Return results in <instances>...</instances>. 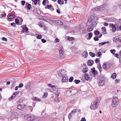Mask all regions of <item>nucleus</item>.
Here are the masks:
<instances>
[{"instance_id":"19","label":"nucleus","mask_w":121,"mask_h":121,"mask_svg":"<svg viewBox=\"0 0 121 121\" xmlns=\"http://www.w3.org/2000/svg\"><path fill=\"white\" fill-rule=\"evenodd\" d=\"M48 86L52 88L53 89H56L57 88V87L55 86H53L50 84H49L48 85Z\"/></svg>"},{"instance_id":"30","label":"nucleus","mask_w":121,"mask_h":121,"mask_svg":"<svg viewBox=\"0 0 121 121\" xmlns=\"http://www.w3.org/2000/svg\"><path fill=\"white\" fill-rule=\"evenodd\" d=\"M89 54L92 57H94L95 56V54L94 53L91 52H89Z\"/></svg>"},{"instance_id":"59","label":"nucleus","mask_w":121,"mask_h":121,"mask_svg":"<svg viewBox=\"0 0 121 121\" xmlns=\"http://www.w3.org/2000/svg\"><path fill=\"white\" fill-rule=\"evenodd\" d=\"M36 11L37 13L39 14H41V11L40 10H37V9L36 10Z\"/></svg>"},{"instance_id":"22","label":"nucleus","mask_w":121,"mask_h":121,"mask_svg":"<svg viewBox=\"0 0 121 121\" xmlns=\"http://www.w3.org/2000/svg\"><path fill=\"white\" fill-rule=\"evenodd\" d=\"M100 85L101 86H103L105 83V81L103 80H100Z\"/></svg>"},{"instance_id":"62","label":"nucleus","mask_w":121,"mask_h":121,"mask_svg":"<svg viewBox=\"0 0 121 121\" xmlns=\"http://www.w3.org/2000/svg\"><path fill=\"white\" fill-rule=\"evenodd\" d=\"M41 41L43 43H45L46 42V40L44 39H42Z\"/></svg>"},{"instance_id":"54","label":"nucleus","mask_w":121,"mask_h":121,"mask_svg":"<svg viewBox=\"0 0 121 121\" xmlns=\"http://www.w3.org/2000/svg\"><path fill=\"white\" fill-rule=\"evenodd\" d=\"M76 109H74L70 113H71V114H72L74 113L75 112H76Z\"/></svg>"},{"instance_id":"35","label":"nucleus","mask_w":121,"mask_h":121,"mask_svg":"<svg viewBox=\"0 0 121 121\" xmlns=\"http://www.w3.org/2000/svg\"><path fill=\"white\" fill-rule=\"evenodd\" d=\"M34 99V100L35 101H41V100L37 98L36 97H35L34 99Z\"/></svg>"},{"instance_id":"28","label":"nucleus","mask_w":121,"mask_h":121,"mask_svg":"<svg viewBox=\"0 0 121 121\" xmlns=\"http://www.w3.org/2000/svg\"><path fill=\"white\" fill-rule=\"evenodd\" d=\"M88 68L86 67H85V68H84L82 71L84 73H86L88 71Z\"/></svg>"},{"instance_id":"5","label":"nucleus","mask_w":121,"mask_h":121,"mask_svg":"<svg viewBox=\"0 0 121 121\" xmlns=\"http://www.w3.org/2000/svg\"><path fill=\"white\" fill-rule=\"evenodd\" d=\"M59 72L60 73H58V75L59 76L61 77H63L66 76L64 70L61 69L60 71Z\"/></svg>"},{"instance_id":"32","label":"nucleus","mask_w":121,"mask_h":121,"mask_svg":"<svg viewBox=\"0 0 121 121\" xmlns=\"http://www.w3.org/2000/svg\"><path fill=\"white\" fill-rule=\"evenodd\" d=\"M17 115V113L14 112L13 113L12 115L11 116H12L13 118H15L16 117V115Z\"/></svg>"},{"instance_id":"56","label":"nucleus","mask_w":121,"mask_h":121,"mask_svg":"<svg viewBox=\"0 0 121 121\" xmlns=\"http://www.w3.org/2000/svg\"><path fill=\"white\" fill-rule=\"evenodd\" d=\"M23 86V85L22 83H20L19 84V86L18 87L19 88H22V87Z\"/></svg>"},{"instance_id":"21","label":"nucleus","mask_w":121,"mask_h":121,"mask_svg":"<svg viewBox=\"0 0 121 121\" xmlns=\"http://www.w3.org/2000/svg\"><path fill=\"white\" fill-rule=\"evenodd\" d=\"M102 30V33L103 34H106V28L104 27H103L101 28Z\"/></svg>"},{"instance_id":"1","label":"nucleus","mask_w":121,"mask_h":121,"mask_svg":"<svg viewBox=\"0 0 121 121\" xmlns=\"http://www.w3.org/2000/svg\"><path fill=\"white\" fill-rule=\"evenodd\" d=\"M100 99L99 98H97L96 99L94 102L93 104L91 105L90 108L91 109L95 110L97 108L98 106L100 103Z\"/></svg>"},{"instance_id":"51","label":"nucleus","mask_w":121,"mask_h":121,"mask_svg":"<svg viewBox=\"0 0 121 121\" xmlns=\"http://www.w3.org/2000/svg\"><path fill=\"white\" fill-rule=\"evenodd\" d=\"M42 37V36L41 35H38L37 37V38L38 39H41Z\"/></svg>"},{"instance_id":"27","label":"nucleus","mask_w":121,"mask_h":121,"mask_svg":"<svg viewBox=\"0 0 121 121\" xmlns=\"http://www.w3.org/2000/svg\"><path fill=\"white\" fill-rule=\"evenodd\" d=\"M75 38L73 37H70L69 36L67 37V39L69 41H71L73 40H74V39Z\"/></svg>"},{"instance_id":"49","label":"nucleus","mask_w":121,"mask_h":121,"mask_svg":"<svg viewBox=\"0 0 121 121\" xmlns=\"http://www.w3.org/2000/svg\"><path fill=\"white\" fill-rule=\"evenodd\" d=\"M72 114L71 113H70L68 115V117L69 120H70L72 117Z\"/></svg>"},{"instance_id":"25","label":"nucleus","mask_w":121,"mask_h":121,"mask_svg":"<svg viewBox=\"0 0 121 121\" xmlns=\"http://www.w3.org/2000/svg\"><path fill=\"white\" fill-rule=\"evenodd\" d=\"M89 37L87 39L90 40L92 36L93 35L91 33H89L88 34Z\"/></svg>"},{"instance_id":"12","label":"nucleus","mask_w":121,"mask_h":121,"mask_svg":"<svg viewBox=\"0 0 121 121\" xmlns=\"http://www.w3.org/2000/svg\"><path fill=\"white\" fill-rule=\"evenodd\" d=\"M71 95L76 94L77 92V90L75 89H69Z\"/></svg>"},{"instance_id":"10","label":"nucleus","mask_w":121,"mask_h":121,"mask_svg":"<svg viewBox=\"0 0 121 121\" xmlns=\"http://www.w3.org/2000/svg\"><path fill=\"white\" fill-rule=\"evenodd\" d=\"M25 8H26L28 10H30L31 8V5L27 2L26 3V5L24 7Z\"/></svg>"},{"instance_id":"52","label":"nucleus","mask_w":121,"mask_h":121,"mask_svg":"<svg viewBox=\"0 0 121 121\" xmlns=\"http://www.w3.org/2000/svg\"><path fill=\"white\" fill-rule=\"evenodd\" d=\"M115 82L116 83H118L120 82V80L119 79H117L115 80Z\"/></svg>"},{"instance_id":"11","label":"nucleus","mask_w":121,"mask_h":121,"mask_svg":"<svg viewBox=\"0 0 121 121\" xmlns=\"http://www.w3.org/2000/svg\"><path fill=\"white\" fill-rule=\"evenodd\" d=\"M63 78L62 79L61 81L62 82H65L68 81V77L66 75L65 76L63 77Z\"/></svg>"},{"instance_id":"14","label":"nucleus","mask_w":121,"mask_h":121,"mask_svg":"<svg viewBox=\"0 0 121 121\" xmlns=\"http://www.w3.org/2000/svg\"><path fill=\"white\" fill-rule=\"evenodd\" d=\"M25 106H26V105L24 104L22 108V105L21 104H19L17 106V108L18 109L20 110H22V108H25Z\"/></svg>"},{"instance_id":"40","label":"nucleus","mask_w":121,"mask_h":121,"mask_svg":"<svg viewBox=\"0 0 121 121\" xmlns=\"http://www.w3.org/2000/svg\"><path fill=\"white\" fill-rule=\"evenodd\" d=\"M99 32L98 30H96L94 31V34L96 35H99Z\"/></svg>"},{"instance_id":"20","label":"nucleus","mask_w":121,"mask_h":121,"mask_svg":"<svg viewBox=\"0 0 121 121\" xmlns=\"http://www.w3.org/2000/svg\"><path fill=\"white\" fill-rule=\"evenodd\" d=\"M53 22H55L57 24L58 23H59V25H63V23L60 21H59V20H54L53 21Z\"/></svg>"},{"instance_id":"57","label":"nucleus","mask_w":121,"mask_h":121,"mask_svg":"<svg viewBox=\"0 0 121 121\" xmlns=\"http://www.w3.org/2000/svg\"><path fill=\"white\" fill-rule=\"evenodd\" d=\"M99 61V60L98 58H97L95 60V63H98Z\"/></svg>"},{"instance_id":"58","label":"nucleus","mask_w":121,"mask_h":121,"mask_svg":"<svg viewBox=\"0 0 121 121\" xmlns=\"http://www.w3.org/2000/svg\"><path fill=\"white\" fill-rule=\"evenodd\" d=\"M103 68L104 69H105L106 68V64L104 63L102 65Z\"/></svg>"},{"instance_id":"2","label":"nucleus","mask_w":121,"mask_h":121,"mask_svg":"<svg viewBox=\"0 0 121 121\" xmlns=\"http://www.w3.org/2000/svg\"><path fill=\"white\" fill-rule=\"evenodd\" d=\"M95 17L94 16H91L90 17L88 20V22H87V25L89 26H92L96 24V22L93 19Z\"/></svg>"},{"instance_id":"60","label":"nucleus","mask_w":121,"mask_h":121,"mask_svg":"<svg viewBox=\"0 0 121 121\" xmlns=\"http://www.w3.org/2000/svg\"><path fill=\"white\" fill-rule=\"evenodd\" d=\"M97 55L99 56H101L102 55L101 52L99 51L97 53Z\"/></svg>"},{"instance_id":"47","label":"nucleus","mask_w":121,"mask_h":121,"mask_svg":"<svg viewBox=\"0 0 121 121\" xmlns=\"http://www.w3.org/2000/svg\"><path fill=\"white\" fill-rule=\"evenodd\" d=\"M31 10L33 13H35V8L34 6H32V7Z\"/></svg>"},{"instance_id":"42","label":"nucleus","mask_w":121,"mask_h":121,"mask_svg":"<svg viewBox=\"0 0 121 121\" xmlns=\"http://www.w3.org/2000/svg\"><path fill=\"white\" fill-rule=\"evenodd\" d=\"M15 22L16 24L17 25H19V19L17 18H16L15 20Z\"/></svg>"},{"instance_id":"16","label":"nucleus","mask_w":121,"mask_h":121,"mask_svg":"<svg viewBox=\"0 0 121 121\" xmlns=\"http://www.w3.org/2000/svg\"><path fill=\"white\" fill-rule=\"evenodd\" d=\"M111 27L112 28V30L113 32H115L116 30V28L115 25L114 24H112L111 25Z\"/></svg>"},{"instance_id":"33","label":"nucleus","mask_w":121,"mask_h":121,"mask_svg":"<svg viewBox=\"0 0 121 121\" xmlns=\"http://www.w3.org/2000/svg\"><path fill=\"white\" fill-rule=\"evenodd\" d=\"M52 5H47L45 7V9H50L51 8V7H52Z\"/></svg>"},{"instance_id":"6","label":"nucleus","mask_w":121,"mask_h":121,"mask_svg":"<svg viewBox=\"0 0 121 121\" xmlns=\"http://www.w3.org/2000/svg\"><path fill=\"white\" fill-rule=\"evenodd\" d=\"M59 55L60 58H63L62 56L63 55L64 53L63 52V48L62 46H61L59 48Z\"/></svg>"},{"instance_id":"3","label":"nucleus","mask_w":121,"mask_h":121,"mask_svg":"<svg viewBox=\"0 0 121 121\" xmlns=\"http://www.w3.org/2000/svg\"><path fill=\"white\" fill-rule=\"evenodd\" d=\"M119 99L117 97L113 98L112 100L111 106L114 107L117 106L119 104Z\"/></svg>"},{"instance_id":"53","label":"nucleus","mask_w":121,"mask_h":121,"mask_svg":"<svg viewBox=\"0 0 121 121\" xmlns=\"http://www.w3.org/2000/svg\"><path fill=\"white\" fill-rule=\"evenodd\" d=\"M15 95L13 96V95H12L10 97H9V99L10 100H11L13 99V98H14L15 97Z\"/></svg>"},{"instance_id":"17","label":"nucleus","mask_w":121,"mask_h":121,"mask_svg":"<svg viewBox=\"0 0 121 121\" xmlns=\"http://www.w3.org/2000/svg\"><path fill=\"white\" fill-rule=\"evenodd\" d=\"M88 25L87 24H86L85 23H82L80 25V27L82 28H83L85 27L86 25Z\"/></svg>"},{"instance_id":"9","label":"nucleus","mask_w":121,"mask_h":121,"mask_svg":"<svg viewBox=\"0 0 121 121\" xmlns=\"http://www.w3.org/2000/svg\"><path fill=\"white\" fill-rule=\"evenodd\" d=\"M64 95L66 97H69L71 95V94L70 93V92L69 90H68L64 92Z\"/></svg>"},{"instance_id":"36","label":"nucleus","mask_w":121,"mask_h":121,"mask_svg":"<svg viewBox=\"0 0 121 121\" xmlns=\"http://www.w3.org/2000/svg\"><path fill=\"white\" fill-rule=\"evenodd\" d=\"M74 82L76 84H77L80 82V81L79 80H77V79H75L74 81Z\"/></svg>"},{"instance_id":"46","label":"nucleus","mask_w":121,"mask_h":121,"mask_svg":"<svg viewBox=\"0 0 121 121\" xmlns=\"http://www.w3.org/2000/svg\"><path fill=\"white\" fill-rule=\"evenodd\" d=\"M73 79V77H70L69 79V81L70 82H72Z\"/></svg>"},{"instance_id":"7","label":"nucleus","mask_w":121,"mask_h":121,"mask_svg":"<svg viewBox=\"0 0 121 121\" xmlns=\"http://www.w3.org/2000/svg\"><path fill=\"white\" fill-rule=\"evenodd\" d=\"M21 27H22L23 29L22 31L23 33L26 32L28 30V28L27 27H26V25L23 26H22Z\"/></svg>"},{"instance_id":"61","label":"nucleus","mask_w":121,"mask_h":121,"mask_svg":"<svg viewBox=\"0 0 121 121\" xmlns=\"http://www.w3.org/2000/svg\"><path fill=\"white\" fill-rule=\"evenodd\" d=\"M60 40L58 39L57 38H56L55 40V43H57V42H59Z\"/></svg>"},{"instance_id":"55","label":"nucleus","mask_w":121,"mask_h":121,"mask_svg":"<svg viewBox=\"0 0 121 121\" xmlns=\"http://www.w3.org/2000/svg\"><path fill=\"white\" fill-rule=\"evenodd\" d=\"M11 25L14 27H15L16 26V25L15 23H11Z\"/></svg>"},{"instance_id":"8","label":"nucleus","mask_w":121,"mask_h":121,"mask_svg":"<svg viewBox=\"0 0 121 121\" xmlns=\"http://www.w3.org/2000/svg\"><path fill=\"white\" fill-rule=\"evenodd\" d=\"M59 92L57 91H56L55 93V94L57 96L56 97H55V98L54 100L57 103H58L59 102V99H58V97L59 96Z\"/></svg>"},{"instance_id":"18","label":"nucleus","mask_w":121,"mask_h":121,"mask_svg":"<svg viewBox=\"0 0 121 121\" xmlns=\"http://www.w3.org/2000/svg\"><path fill=\"white\" fill-rule=\"evenodd\" d=\"M88 53L85 51L82 54V56L84 58H86L88 55Z\"/></svg>"},{"instance_id":"37","label":"nucleus","mask_w":121,"mask_h":121,"mask_svg":"<svg viewBox=\"0 0 121 121\" xmlns=\"http://www.w3.org/2000/svg\"><path fill=\"white\" fill-rule=\"evenodd\" d=\"M99 66H98L97 67L99 69V70L100 72H101V69H102V67H101V65L99 63Z\"/></svg>"},{"instance_id":"15","label":"nucleus","mask_w":121,"mask_h":121,"mask_svg":"<svg viewBox=\"0 0 121 121\" xmlns=\"http://www.w3.org/2000/svg\"><path fill=\"white\" fill-rule=\"evenodd\" d=\"M94 63V61L91 60H89L87 62L88 65L89 66H92L93 64Z\"/></svg>"},{"instance_id":"26","label":"nucleus","mask_w":121,"mask_h":121,"mask_svg":"<svg viewBox=\"0 0 121 121\" xmlns=\"http://www.w3.org/2000/svg\"><path fill=\"white\" fill-rule=\"evenodd\" d=\"M15 17V15L14 14H11L9 16V19H13Z\"/></svg>"},{"instance_id":"4","label":"nucleus","mask_w":121,"mask_h":121,"mask_svg":"<svg viewBox=\"0 0 121 121\" xmlns=\"http://www.w3.org/2000/svg\"><path fill=\"white\" fill-rule=\"evenodd\" d=\"M105 5H103L95 7L94 9L95 10L97 11L103 10L105 9Z\"/></svg>"},{"instance_id":"29","label":"nucleus","mask_w":121,"mask_h":121,"mask_svg":"<svg viewBox=\"0 0 121 121\" xmlns=\"http://www.w3.org/2000/svg\"><path fill=\"white\" fill-rule=\"evenodd\" d=\"M32 116H26L27 119H26L28 120H31V119H32V117H31Z\"/></svg>"},{"instance_id":"38","label":"nucleus","mask_w":121,"mask_h":121,"mask_svg":"<svg viewBox=\"0 0 121 121\" xmlns=\"http://www.w3.org/2000/svg\"><path fill=\"white\" fill-rule=\"evenodd\" d=\"M112 54L113 55L115 54V50L114 49H111L110 50Z\"/></svg>"},{"instance_id":"41","label":"nucleus","mask_w":121,"mask_h":121,"mask_svg":"<svg viewBox=\"0 0 121 121\" xmlns=\"http://www.w3.org/2000/svg\"><path fill=\"white\" fill-rule=\"evenodd\" d=\"M46 2H48V0H44L42 2V4L44 6L46 5L45 3Z\"/></svg>"},{"instance_id":"31","label":"nucleus","mask_w":121,"mask_h":121,"mask_svg":"<svg viewBox=\"0 0 121 121\" xmlns=\"http://www.w3.org/2000/svg\"><path fill=\"white\" fill-rule=\"evenodd\" d=\"M116 73H114L112 74V75L111 76V78L113 79H114L116 78Z\"/></svg>"},{"instance_id":"50","label":"nucleus","mask_w":121,"mask_h":121,"mask_svg":"<svg viewBox=\"0 0 121 121\" xmlns=\"http://www.w3.org/2000/svg\"><path fill=\"white\" fill-rule=\"evenodd\" d=\"M25 0H22L21 1V3L22 5L24 6L25 5Z\"/></svg>"},{"instance_id":"48","label":"nucleus","mask_w":121,"mask_h":121,"mask_svg":"<svg viewBox=\"0 0 121 121\" xmlns=\"http://www.w3.org/2000/svg\"><path fill=\"white\" fill-rule=\"evenodd\" d=\"M106 44V42H101L99 43V46H101Z\"/></svg>"},{"instance_id":"64","label":"nucleus","mask_w":121,"mask_h":121,"mask_svg":"<svg viewBox=\"0 0 121 121\" xmlns=\"http://www.w3.org/2000/svg\"><path fill=\"white\" fill-rule=\"evenodd\" d=\"M31 117H32L31 120H35L37 118V117H35L34 116H32Z\"/></svg>"},{"instance_id":"63","label":"nucleus","mask_w":121,"mask_h":121,"mask_svg":"<svg viewBox=\"0 0 121 121\" xmlns=\"http://www.w3.org/2000/svg\"><path fill=\"white\" fill-rule=\"evenodd\" d=\"M2 40L3 41H7V39L4 37H3L2 38Z\"/></svg>"},{"instance_id":"43","label":"nucleus","mask_w":121,"mask_h":121,"mask_svg":"<svg viewBox=\"0 0 121 121\" xmlns=\"http://www.w3.org/2000/svg\"><path fill=\"white\" fill-rule=\"evenodd\" d=\"M33 2H34L35 5L37 4V2L39 1V0H31Z\"/></svg>"},{"instance_id":"39","label":"nucleus","mask_w":121,"mask_h":121,"mask_svg":"<svg viewBox=\"0 0 121 121\" xmlns=\"http://www.w3.org/2000/svg\"><path fill=\"white\" fill-rule=\"evenodd\" d=\"M48 93L47 92H45L44 93L42 97L43 98H46L47 96H48Z\"/></svg>"},{"instance_id":"34","label":"nucleus","mask_w":121,"mask_h":121,"mask_svg":"<svg viewBox=\"0 0 121 121\" xmlns=\"http://www.w3.org/2000/svg\"><path fill=\"white\" fill-rule=\"evenodd\" d=\"M93 30V28L90 27H88L87 29V30L88 32H90L92 31Z\"/></svg>"},{"instance_id":"13","label":"nucleus","mask_w":121,"mask_h":121,"mask_svg":"<svg viewBox=\"0 0 121 121\" xmlns=\"http://www.w3.org/2000/svg\"><path fill=\"white\" fill-rule=\"evenodd\" d=\"M91 70L92 71V73L95 75L97 74L98 73V71L95 70V68L94 67H93V68H91Z\"/></svg>"},{"instance_id":"24","label":"nucleus","mask_w":121,"mask_h":121,"mask_svg":"<svg viewBox=\"0 0 121 121\" xmlns=\"http://www.w3.org/2000/svg\"><path fill=\"white\" fill-rule=\"evenodd\" d=\"M39 26L42 27H45L44 26L43 23V22H40L39 23Z\"/></svg>"},{"instance_id":"23","label":"nucleus","mask_w":121,"mask_h":121,"mask_svg":"<svg viewBox=\"0 0 121 121\" xmlns=\"http://www.w3.org/2000/svg\"><path fill=\"white\" fill-rule=\"evenodd\" d=\"M85 79L88 80L89 79V75L87 73L85 74Z\"/></svg>"},{"instance_id":"44","label":"nucleus","mask_w":121,"mask_h":121,"mask_svg":"<svg viewBox=\"0 0 121 121\" xmlns=\"http://www.w3.org/2000/svg\"><path fill=\"white\" fill-rule=\"evenodd\" d=\"M98 38H99L97 36H95L94 38V39L95 41H98L99 40Z\"/></svg>"},{"instance_id":"45","label":"nucleus","mask_w":121,"mask_h":121,"mask_svg":"<svg viewBox=\"0 0 121 121\" xmlns=\"http://www.w3.org/2000/svg\"><path fill=\"white\" fill-rule=\"evenodd\" d=\"M110 66V64L109 63H106V69H108Z\"/></svg>"}]
</instances>
